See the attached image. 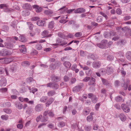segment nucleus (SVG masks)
<instances>
[{
  "instance_id": "2f4dec72",
  "label": "nucleus",
  "mask_w": 131,
  "mask_h": 131,
  "mask_svg": "<svg viewBox=\"0 0 131 131\" xmlns=\"http://www.w3.org/2000/svg\"><path fill=\"white\" fill-rule=\"evenodd\" d=\"M13 59L11 58H6L5 60V62L6 63H8L11 61H13Z\"/></svg>"
},
{
  "instance_id": "a211bd4d",
  "label": "nucleus",
  "mask_w": 131,
  "mask_h": 131,
  "mask_svg": "<svg viewBox=\"0 0 131 131\" xmlns=\"http://www.w3.org/2000/svg\"><path fill=\"white\" fill-rule=\"evenodd\" d=\"M95 79L94 78L92 77L91 78H90V82L89 83V85H95Z\"/></svg>"
},
{
  "instance_id": "09e8293b",
  "label": "nucleus",
  "mask_w": 131,
  "mask_h": 131,
  "mask_svg": "<svg viewBox=\"0 0 131 131\" xmlns=\"http://www.w3.org/2000/svg\"><path fill=\"white\" fill-rule=\"evenodd\" d=\"M49 68L51 70H53L56 68L55 65L53 63H52L49 66Z\"/></svg>"
},
{
  "instance_id": "5fc2aeb1",
  "label": "nucleus",
  "mask_w": 131,
  "mask_h": 131,
  "mask_svg": "<svg viewBox=\"0 0 131 131\" xmlns=\"http://www.w3.org/2000/svg\"><path fill=\"white\" fill-rule=\"evenodd\" d=\"M7 7H5V8L4 9V10L5 12H10L12 10V9L11 8H8Z\"/></svg>"
},
{
  "instance_id": "6e6d98bb",
  "label": "nucleus",
  "mask_w": 131,
  "mask_h": 131,
  "mask_svg": "<svg viewBox=\"0 0 131 131\" xmlns=\"http://www.w3.org/2000/svg\"><path fill=\"white\" fill-rule=\"evenodd\" d=\"M131 16H126L124 18V20H127L131 18Z\"/></svg>"
},
{
  "instance_id": "0eeeda50",
  "label": "nucleus",
  "mask_w": 131,
  "mask_h": 131,
  "mask_svg": "<svg viewBox=\"0 0 131 131\" xmlns=\"http://www.w3.org/2000/svg\"><path fill=\"white\" fill-rule=\"evenodd\" d=\"M7 83V81L5 78H2L0 81V86H6Z\"/></svg>"
},
{
  "instance_id": "5701e85b",
  "label": "nucleus",
  "mask_w": 131,
  "mask_h": 131,
  "mask_svg": "<svg viewBox=\"0 0 131 131\" xmlns=\"http://www.w3.org/2000/svg\"><path fill=\"white\" fill-rule=\"evenodd\" d=\"M44 13L46 15H50L53 13V12L52 10L50 9L46 10H45Z\"/></svg>"
},
{
  "instance_id": "ea45409f",
  "label": "nucleus",
  "mask_w": 131,
  "mask_h": 131,
  "mask_svg": "<svg viewBox=\"0 0 131 131\" xmlns=\"http://www.w3.org/2000/svg\"><path fill=\"white\" fill-rule=\"evenodd\" d=\"M86 52L84 51L83 50H81L80 51V56L82 57H84L86 54Z\"/></svg>"
},
{
  "instance_id": "39448f33",
  "label": "nucleus",
  "mask_w": 131,
  "mask_h": 131,
  "mask_svg": "<svg viewBox=\"0 0 131 131\" xmlns=\"http://www.w3.org/2000/svg\"><path fill=\"white\" fill-rule=\"evenodd\" d=\"M101 63L99 61L94 62L92 64V66L93 68L97 69L99 68L101 66Z\"/></svg>"
},
{
  "instance_id": "bf43d9fd",
  "label": "nucleus",
  "mask_w": 131,
  "mask_h": 131,
  "mask_svg": "<svg viewBox=\"0 0 131 131\" xmlns=\"http://www.w3.org/2000/svg\"><path fill=\"white\" fill-rule=\"evenodd\" d=\"M36 48L37 50H40L42 49V47L40 44H38L36 46Z\"/></svg>"
},
{
  "instance_id": "58836bf2",
  "label": "nucleus",
  "mask_w": 131,
  "mask_h": 131,
  "mask_svg": "<svg viewBox=\"0 0 131 131\" xmlns=\"http://www.w3.org/2000/svg\"><path fill=\"white\" fill-rule=\"evenodd\" d=\"M17 67L15 64H13L11 67V70L13 72L15 71L17 69Z\"/></svg>"
},
{
  "instance_id": "864d4df0",
  "label": "nucleus",
  "mask_w": 131,
  "mask_h": 131,
  "mask_svg": "<svg viewBox=\"0 0 131 131\" xmlns=\"http://www.w3.org/2000/svg\"><path fill=\"white\" fill-rule=\"evenodd\" d=\"M85 128V130L86 131H90L91 128V126H86Z\"/></svg>"
},
{
  "instance_id": "4d7b16f0",
  "label": "nucleus",
  "mask_w": 131,
  "mask_h": 131,
  "mask_svg": "<svg viewBox=\"0 0 131 131\" xmlns=\"http://www.w3.org/2000/svg\"><path fill=\"white\" fill-rule=\"evenodd\" d=\"M7 89L6 88H2L0 89V91L2 93H4L7 91Z\"/></svg>"
},
{
  "instance_id": "f8f14e48",
  "label": "nucleus",
  "mask_w": 131,
  "mask_h": 131,
  "mask_svg": "<svg viewBox=\"0 0 131 131\" xmlns=\"http://www.w3.org/2000/svg\"><path fill=\"white\" fill-rule=\"evenodd\" d=\"M51 78L52 81L56 82L60 80V78L57 77H56L54 75H52L51 76Z\"/></svg>"
},
{
  "instance_id": "a18cd8bd",
  "label": "nucleus",
  "mask_w": 131,
  "mask_h": 131,
  "mask_svg": "<svg viewBox=\"0 0 131 131\" xmlns=\"http://www.w3.org/2000/svg\"><path fill=\"white\" fill-rule=\"evenodd\" d=\"M121 85L123 87L124 89L125 90H127L128 87V84L124 83V84H122Z\"/></svg>"
},
{
  "instance_id": "e2e57ef3",
  "label": "nucleus",
  "mask_w": 131,
  "mask_h": 131,
  "mask_svg": "<svg viewBox=\"0 0 131 131\" xmlns=\"http://www.w3.org/2000/svg\"><path fill=\"white\" fill-rule=\"evenodd\" d=\"M58 35L59 37L63 38H64L65 37L64 36L61 32L58 33Z\"/></svg>"
},
{
  "instance_id": "aec40b11",
  "label": "nucleus",
  "mask_w": 131,
  "mask_h": 131,
  "mask_svg": "<svg viewBox=\"0 0 131 131\" xmlns=\"http://www.w3.org/2000/svg\"><path fill=\"white\" fill-rule=\"evenodd\" d=\"M67 9V8L66 7V6H64L59 9V11L60 14H63L65 12Z\"/></svg>"
},
{
  "instance_id": "a878e982",
  "label": "nucleus",
  "mask_w": 131,
  "mask_h": 131,
  "mask_svg": "<svg viewBox=\"0 0 131 131\" xmlns=\"http://www.w3.org/2000/svg\"><path fill=\"white\" fill-rule=\"evenodd\" d=\"M54 22L53 21H51L48 24V28L49 29H52L54 26Z\"/></svg>"
},
{
  "instance_id": "79ce46f5",
  "label": "nucleus",
  "mask_w": 131,
  "mask_h": 131,
  "mask_svg": "<svg viewBox=\"0 0 131 131\" xmlns=\"http://www.w3.org/2000/svg\"><path fill=\"white\" fill-rule=\"evenodd\" d=\"M115 99L117 102H120L122 100V98L119 96H118L115 98Z\"/></svg>"
},
{
  "instance_id": "13d9d810",
  "label": "nucleus",
  "mask_w": 131,
  "mask_h": 131,
  "mask_svg": "<svg viewBox=\"0 0 131 131\" xmlns=\"http://www.w3.org/2000/svg\"><path fill=\"white\" fill-rule=\"evenodd\" d=\"M100 104L99 103H97L96 104L95 106V109L96 110H98L100 107Z\"/></svg>"
},
{
  "instance_id": "f257e3e1",
  "label": "nucleus",
  "mask_w": 131,
  "mask_h": 131,
  "mask_svg": "<svg viewBox=\"0 0 131 131\" xmlns=\"http://www.w3.org/2000/svg\"><path fill=\"white\" fill-rule=\"evenodd\" d=\"M107 42V40H104L102 41L100 43L97 44V46L99 48L103 49H106L107 48L106 45Z\"/></svg>"
},
{
  "instance_id": "4be33fe9",
  "label": "nucleus",
  "mask_w": 131,
  "mask_h": 131,
  "mask_svg": "<svg viewBox=\"0 0 131 131\" xmlns=\"http://www.w3.org/2000/svg\"><path fill=\"white\" fill-rule=\"evenodd\" d=\"M49 32L48 30H45L43 31L42 33V35L43 37L49 36Z\"/></svg>"
},
{
  "instance_id": "c85d7f7f",
  "label": "nucleus",
  "mask_w": 131,
  "mask_h": 131,
  "mask_svg": "<svg viewBox=\"0 0 131 131\" xmlns=\"http://www.w3.org/2000/svg\"><path fill=\"white\" fill-rule=\"evenodd\" d=\"M48 95L49 96H52L56 94L54 90H51L49 91L48 93Z\"/></svg>"
},
{
  "instance_id": "de8ad7c7",
  "label": "nucleus",
  "mask_w": 131,
  "mask_h": 131,
  "mask_svg": "<svg viewBox=\"0 0 131 131\" xmlns=\"http://www.w3.org/2000/svg\"><path fill=\"white\" fill-rule=\"evenodd\" d=\"M99 14H100L102 15L103 17H105L106 19H107V18H108L107 16L105 13H104L103 12H99Z\"/></svg>"
},
{
  "instance_id": "7c9ffc66",
  "label": "nucleus",
  "mask_w": 131,
  "mask_h": 131,
  "mask_svg": "<svg viewBox=\"0 0 131 131\" xmlns=\"http://www.w3.org/2000/svg\"><path fill=\"white\" fill-rule=\"evenodd\" d=\"M4 112L7 114H10L12 112L11 110L9 108H5L3 110Z\"/></svg>"
},
{
  "instance_id": "c03bdc74",
  "label": "nucleus",
  "mask_w": 131,
  "mask_h": 131,
  "mask_svg": "<svg viewBox=\"0 0 131 131\" xmlns=\"http://www.w3.org/2000/svg\"><path fill=\"white\" fill-rule=\"evenodd\" d=\"M92 102L94 103L96 102L97 101V99L95 95L93 96V97L92 99Z\"/></svg>"
},
{
  "instance_id": "4468645a",
  "label": "nucleus",
  "mask_w": 131,
  "mask_h": 131,
  "mask_svg": "<svg viewBox=\"0 0 131 131\" xmlns=\"http://www.w3.org/2000/svg\"><path fill=\"white\" fill-rule=\"evenodd\" d=\"M19 47L21 48L20 49V51L21 52L25 53L27 51L26 48L25 47V46L24 45H22L21 46H19Z\"/></svg>"
},
{
  "instance_id": "f3484780",
  "label": "nucleus",
  "mask_w": 131,
  "mask_h": 131,
  "mask_svg": "<svg viewBox=\"0 0 131 131\" xmlns=\"http://www.w3.org/2000/svg\"><path fill=\"white\" fill-rule=\"evenodd\" d=\"M126 57L129 60L131 61V51L127 52L126 54Z\"/></svg>"
},
{
  "instance_id": "680f3d73",
  "label": "nucleus",
  "mask_w": 131,
  "mask_h": 131,
  "mask_svg": "<svg viewBox=\"0 0 131 131\" xmlns=\"http://www.w3.org/2000/svg\"><path fill=\"white\" fill-rule=\"evenodd\" d=\"M116 13L117 14L120 15L122 13V11L120 8H118L116 10Z\"/></svg>"
},
{
  "instance_id": "8fccbe9b",
  "label": "nucleus",
  "mask_w": 131,
  "mask_h": 131,
  "mask_svg": "<svg viewBox=\"0 0 131 131\" xmlns=\"http://www.w3.org/2000/svg\"><path fill=\"white\" fill-rule=\"evenodd\" d=\"M114 57L112 55H109L107 57V60L109 61H112L114 59Z\"/></svg>"
},
{
  "instance_id": "a19ab883",
  "label": "nucleus",
  "mask_w": 131,
  "mask_h": 131,
  "mask_svg": "<svg viewBox=\"0 0 131 131\" xmlns=\"http://www.w3.org/2000/svg\"><path fill=\"white\" fill-rule=\"evenodd\" d=\"M93 119V117L92 115H89L86 118L87 120L89 122L92 121Z\"/></svg>"
},
{
  "instance_id": "1a4fd4ad",
  "label": "nucleus",
  "mask_w": 131,
  "mask_h": 131,
  "mask_svg": "<svg viewBox=\"0 0 131 131\" xmlns=\"http://www.w3.org/2000/svg\"><path fill=\"white\" fill-rule=\"evenodd\" d=\"M85 12V9L83 8H79L74 10V12L76 13H81Z\"/></svg>"
},
{
  "instance_id": "f03ea898",
  "label": "nucleus",
  "mask_w": 131,
  "mask_h": 131,
  "mask_svg": "<svg viewBox=\"0 0 131 131\" xmlns=\"http://www.w3.org/2000/svg\"><path fill=\"white\" fill-rule=\"evenodd\" d=\"M114 69L113 67L108 66L106 68V73L108 75H110L113 73L114 71Z\"/></svg>"
},
{
  "instance_id": "f704fd0d",
  "label": "nucleus",
  "mask_w": 131,
  "mask_h": 131,
  "mask_svg": "<svg viewBox=\"0 0 131 131\" xmlns=\"http://www.w3.org/2000/svg\"><path fill=\"white\" fill-rule=\"evenodd\" d=\"M102 80L103 84L106 85H108L109 82L107 80L104 79H102Z\"/></svg>"
},
{
  "instance_id": "72a5a7b5",
  "label": "nucleus",
  "mask_w": 131,
  "mask_h": 131,
  "mask_svg": "<svg viewBox=\"0 0 131 131\" xmlns=\"http://www.w3.org/2000/svg\"><path fill=\"white\" fill-rule=\"evenodd\" d=\"M47 99V96H43L40 99V101L41 102H45Z\"/></svg>"
},
{
  "instance_id": "c9c22d12",
  "label": "nucleus",
  "mask_w": 131,
  "mask_h": 131,
  "mask_svg": "<svg viewBox=\"0 0 131 131\" xmlns=\"http://www.w3.org/2000/svg\"><path fill=\"white\" fill-rule=\"evenodd\" d=\"M65 125L66 124L65 123L63 122H59L58 123V126L59 127H62L65 126Z\"/></svg>"
},
{
  "instance_id": "2eb2a0df",
  "label": "nucleus",
  "mask_w": 131,
  "mask_h": 131,
  "mask_svg": "<svg viewBox=\"0 0 131 131\" xmlns=\"http://www.w3.org/2000/svg\"><path fill=\"white\" fill-rule=\"evenodd\" d=\"M15 104L16 107L19 109H21L23 108V105L20 102H16Z\"/></svg>"
},
{
  "instance_id": "3c124183",
  "label": "nucleus",
  "mask_w": 131,
  "mask_h": 131,
  "mask_svg": "<svg viewBox=\"0 0 131 131\" xmlns=\"http://www.w3.org/2000/svg\"><path fill=\"white\" fill-rule=\"evenodd\" d=\"M90 78L89 77H85L83 80V81L85 82H87L90 81Z\"/></svg>"
},
{
  "instance_id": "9b49d317",
  "label": "nucleus",
  "mask_w": 131,
  "mask_h": 131,
  "mask_svg": "<svg viewBox=\"0 0 131 131\" xmlns=\"http://www.w3.org/2000/svg\"><path fill=\"white\" fill-rule=\"evenodd\" d=\"M54 99L52 97H51L49 99L46 103V105L47 107H48L54 101Z\"/></svg>"
},
{
  "instance_id": "9d476101",
  "label": "nucleus",
  "mask_w": 131,
  "mask_h": 131,
  "mask_svg": "<svg viewBox=\"0 0 131 131\" xmlns=\"http://www.w3.org/2000/svg\"><path fill=\"white\" fill-rule=\"evenodd\" d=\"M32 7L35 9V10L37 12H41L42 10V8L39 7V6L37 5H35L32 6Z\"/></svg>"
},
{
  "instance_id": "412c9836",
  "label": "nucleus",
  "mask_w": 131,
  "mask_h": 131,
  "mask_svg": "<svg viewBox=\"0 0 131 131\" xmlns=\"http://www.w3.org/2000/svg\"><path fill=\"white\" fill-rule=\"evenodd\" d=\"M113 34V32L111 33V36H114V37L112 39L114 40V41L117 40L119 38V36L118 35H116L114 34H113Z\"/></svg>"
},
{
  "instance_id": "473e14b6",
  "label": "nucleus",
  "mask_w": 131,
  "mask_h": 131,
  "mask_svg": "<svg viewBox=\"0 0 131 131\" xmlns=\"http://www.w3.org/2000/svg\"><path fill=\"white\" fill-rule=\"evenodd\" d=\"M1 118L3 120L6 121L8 119V116L7 115H2Z\"/></svg>"
},
{
  "instance_id": "c756f323",
  "label": "nucleus",
  "mask_w": 131,
  "mask_h": 131,
  "mask_svg": "<svg viewBox=\"0 0 131 131\" xmlns=\"http://www.w3.org/2000/svg\"><path fill=\"white\" fill-rule=\"evenodd\" d=\"M22 14L23 16H26L28 15L30 13L27 10H25L23 11Z\"/></svg>"
},
{
  "instance_id": "69168bd1",
  "label": "nucleus",
  "mask_w": 131,
  "mask_h": 131,
  "mask_svg": "<svg viewBox=\"0 0 131 131\" xmlns=\"http://www.w3.org/2000/svg\"><path fill=\"white\" fill-rule=\"evenodd\" d=\"M23 126V125L21 124H18L17 125V128L20 129H22Z\"/></svg>"
},
{
  "instance_id": "6e6552de",
  "label": "nucleus",
  "mask_w": 131,
  "mask_h": 131,
  "mask_svg": "<svg viewBox=\"0 0 131 131\" xmlns=\"http://www.w3.org/2000/svg\"><path fill=\"white\" fill-rule=\"evenodd\" d=\"M48 114V111H45L43 114V116L41 120V122H45L47 121L48 119V117L46 116Z\"/></svg>"
},
{
  "instance_id": "423d86ee",
  "label": "nucleus",
  "mask_w": 131,
  "mask_h": 131,
  "mask_svg": "<svg viewBox=\"0 0 131 131\" xmlns=\"http://www.w3.org/2000/svg\"><path fill=\"white\" fill-rule=\"evenodd\" d=\"M43 106L42 104H39L36 105L35 108V111L37 112L41 111L43 109Z\"/></svg>"
},
{
  "instance_id": "603ef678",
  "label": "nucleus",
  "mask_w": 131,
  "mask_h": 131,
  "mask_svg": "<svg viewBox=\"0 0 131 131\" xmlns=\"http://www.w3.org/2000/svg\"><path fill=\"white\" fill-rule=\"evenodd\" d=\"M82 35L81 32H78L75 33V37H78L81 36Z\"/></svg>"
},
{
  "instance_id": "bb28decb",
  "label": "nucleus",
  "mask_w": 131,
  "mask_h": 131,
  "mask_svg": "<svg viewBox=\"0 0 131 131\" xmlns=\"http://www.w3.org/2000/svg\"><path fill=\"white\" fill-rule=\"evenodd\" d=\"M19 40L20 41L24 42H25L26 41V39L23 36H20L19 37Z\"/></svg>"
},
{
  "instance_id": "774afa93",
  "label": "nucleus",
  "mask_w": 131,
  "mask_h": 131,
  "mask_svg": "<svg viewBox=\"0 0 131 131\" xmlns=\"http://www.w3.org/2000/svg\"><path fill=\"white\" fill-rule=\"evenodd\" d=\"M34 80L31 77H29L27 79V80L28 82H30Z\"/></svg>"
},
{
  "instance_id": "052dcab7",
  "label": "nucleus",
  "mask_w": 131,
  "mask_h": 131,
  "mask_svg": "<svg viewBox=\"0 0 131 131\" xmlns=\"http://www.w3.org/2000/svg\"><path fill=\"white\" fill-rule=\"evenodd\" d=\"M16 23L14 21L12 22L11 24V26L14 28H15L16 27Z\"/></svg>"
},
{
  "instance_id": "7ed1b4c3",
  "label": "nucleus",
  "mask_w": 131,
  "mask_h": 131,
  "mask_svg": "<svg viewBox=\"0 0 131 131\" xmlns=\"http://www.w3.org/2000/svg\"><path fill=\"white\" fill-rule=\"evenodd\" d=\"M83 86V85L82 83L81 84L73 88L72 89V91L74 92H79L81 90Z\"/></svg>"
},
{
  "instance_id": "cd10ccee",
  "label": "nucleus",
  "mask_w": 131,
  "mask_h": 131,
  "mask_svg": "<svg viewBox=\"0 0 131 131\" xmlns=\"http://www.w3.org/2000/svg\"><path fill=\"white\" fill-rule=\"evenodd\" d=\"M63 64L66 68H70L71 66L70 63L69 62L66 61L64 62Z\"/></svg>"
},
{
  "instance_id": "dca6fc26",
  "label": "nucleus",
  "mask_w": 131,
  "mask_h": 131,
  "mask_svg": "<svg viewBox=\"0 0 131 131\" xmlns=\"http://www.w3.org/2000/svg\"><path fill=\"white\" fill-rule=\"evenodd\" d=\"M119 117L122 121H125L126 119V116L123 113L119 115Z\"/></svg>"
},
{
  "instance_id": "20e7f679",
  "label": "nucleus",
  "mask_w": 131,
  "mask_h": 131,
  "mask_svg": "<svg viewBox=\"0 0 131 131\" xmlns=\"http://www.w3.org/2000/svg\"><path fill=\"white\" fill-rule=\"evenodd\" d=\"M121 106L122 109L124 112L126 113H128L130 111V108L125 104H122Z\"/></svg>"
},
{
  "instance_id": "6ab92c4d",
  "label": "nucleus",
  "mask_w": 131,
  "mask_h": 131,
  "mask_svg": "<svg viewBox=\"0 0 131 131\" xmlns=\"http://www.w3.org/2000/svg\"><path fill=\"white\" fill-rule=\"evenodd\" d=\"M90 110L89 108H86L83 111V113L85 115H88L90 112Z\"/></svg>"
},
{
  "instance_id": "b1692460",
  "label": "nucleus",
  "mask_w": 131,
  "mask_h": 131,
  "mask_svg": "<svg viewBox=\"0 0 131 131\" xmlns=\"http://www.w3.org/2000/svg\"><path fill=\"white\" fill-rule=\"evenodd\" d=\"M45 24V21L42 20H39L37 21V24L39 26H43Z\"/></svg>"
},
{
  "instance_id": "37998d69",
  "label": "nucleus",
  "mask_w": 131,
  "mask_h": 131,
  "mask_svg": "<svg viewBox=\"0 0 131 131\" xmlns=\"http://www.w3.org/2000/svg\"><path fill=\"white\" fill-rule=\"evenodd\" d=\"M97 21L98 22H100L102 21V19L101 16H98L96 19Z\"/></svg>"
},
{
  "instance_id": "338daca9",
  "label": "nucleus",
  "mask_w": 131,
  "mask_h": 131,
  "mask_svg": "<svg viewBox=\"0 0 131 131\" xmlns=\"http://www.w3.org/2000/svg\"><path fill=\"white\" fill-rule=\"evenodd\" d=\"M23 64H24L25 66H28L30 65V63L28 61H25L23 63Z\"/></svg>"
},
{
  "instance_id": "0e129e2a",
  "label": "nucleus",
  "mask_w": 131,
  "mask_h": 131,
  "mask_svg": "<svg viewBox=\"0 0 131 131\" xmlns=\"http://www.w3.org/2000/svg\"><path fill=\"white\" fill-rule=\"evenodd\" d=\"M42 117V115H40L38 116L36 119V121L37 122H38L41 119Z\"/></svg>"
},
{
  "instance_id": "ddd939ff",
  "label": "nucleus",
  "mask_w": 131,
  "mask_h": 131,
  "mask_svg": "<svg viewBox=\"0 0 131 131\" xmlns=\"http://www.w3.org/2000/svg\"><path fill=\"white\" fill-rule=\"evenodd\" d=\"M22 7L24 9L31 10L32 9V7L31 6L28 4H24L22 6Z\"/></svg>"
},
{
  "instance_id": "393cba45",
  "label": "nucleus",
  "mask_w": 131,
  "mask_h": 131,
  "mask_svg": "<svg viewBox=\"0 0 131 131\" xmlns=\"http://www.w3.org/2000/svg\"><path fill=\"white\" fill-rule=\"evenodd\" d=\"M33 111V108L31 107H29L26 111V113L28 114H31Z\"/></svg>"
},
{
  "instance_id": "e433bc0d",
  "label": "nucleus",
  "mask_w": 131,
  "mask_h": 131,
  "mask_svg": "<svg viewBox=\"0 0 131 131\" xmlns=\"http://www.w3.org/2000/svg\"><path fill=\"white\" fill-rule=\"evenodd\" d=\"M27 23L28 25L29 29L31 30H32L33 28V25L30 22H28Z\"/></svg>"
},
{
  "instance_id": "4c0bfd02",
  "label": "nucleus",
  "mask_w": 131,
  "mask_h": 131,
  "mask_svg": "<svg viewBox=\"0 0 131 131\" xmlns=\"http://www.w3.org/2000/svg\"><path fill=\"white\" fill-rule=\"evenodd\" d=\"M8 5L6 4H0V8H4V9L5 8V7H7Z\"/></svg>"
},
{
  "instance_id": "49530a36",
  "label": "nucleus",
  "mask_w": 131,
  "mask_h": 131,
  "mask_svg": "<svg viewBox=\"0 0 131 131\" xmlns=\"http://www.w3.org/2000/svg\"><path fill=\"white\" fill-rule=\"evenodd\" d=\"M58 87L59 85L57 84L53 83L52 88V89H57L58 88Z\"/></svg>"
}]
</instances>
